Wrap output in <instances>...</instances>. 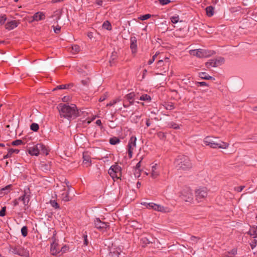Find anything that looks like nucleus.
<instances>
[{
	"instance_id": "1",
	"label": "nucleus",
	"mask_w": 257,
	"mask_h": 257,
	"mask_svg": "<svg viewBox=\"0 0 257 257\" xmlns=\"http://www.w3.org/2000/svg\"><path fill=\"white\" fill-rule=\"evenodd\" d=\"M60 115L68 119L74 118L78 116V111L75 104L60 103L57 107Z\"/></svg>"
},
{
	"instance_id": "2",
	"label": "nucleus",
	"mask_w": 257,
	"mask_h": 257,
	"mask_svg": "<svg viewBox=\"0 0 257 257\" xmlns=\"http://www.w3.org/2000/svg\"><path fill=\"white\" fill-rule=\"evenodd\" d=\"M177 170H187L192 167V163L189 158L186 156H179L175 160L174 162Z\"/></svg>"
},
{
	"instance_id": "3",
	"label": "nucleus",
	"mask_w": 257,
	"mask_h": 257,
	"mask_svg": "<svg viewBox=\"0 0 257 257\" xmlns=\"http://www.w3.org/2000/svg\"><path fill=\"white\" fill-rule=\"evenodd\" d=\"M204 143L213 149H227L229 144L220 140H217L216 139H213L212 137L207 136L203 140Z\"/></svg>"
},
{
	"instance_id": "4",
	"label": "nucleus",
	"mask_w": 257,
	"mask_h": 257,
	"mask_svg": "<svg viewBox=\"0 0 257 257\" xmlns=\"http://www.w3.org/2000/svg\"><path fill=\"white\" fill-rule=\"evenodd\" d=\"M29 153L32 156H38L40 154L47 155L48 151L44 145L38 144L35 146L29 147L28 150Z\"/></svg>"
},
{
	"instance_id": "5",
	"label": "nucleus",
	"mask_w": 257,
	"mask_h": 257,
	"mask_svg": "<svg viewBox=\"0 0 257 257\" xmlns=\"http://www.w3.org/2000/svg\"><path fill=\"white\" fill-rule=\"evenodd\" d=\"M190 54L198 58L208 57L213 54V52L208 50L198 49L190 51Z\"/></svg>"
},
{
	"instance_id": "6",
	"label": "nucleus",
	"mask_w": 257,
	"mask_h": 257,
	"mask_svg": "<svg viewBox=\"0 0 257 257\" xmlns=\"http://www.w3.org/2000/svg\"><path fill=\"white\" fill-rule=\"evenodd\" d=\"M108 173L113 179H119L121 176V168L118 165L115 164L111 166Z\"/></svg>"
},
{
	"instance_id": "7",
	"label": "nucleus",
	"mask_w": 257,
	"mask_h": 257,
	"mask_svg": "<svg viewBox=\"0 0 257 257\" xmlns=\"http://www.w3.org/2000/svg\"><path fill=\"white\" fill-rule=\"evenodd\" d=\"M208 194V190L206 187L199 188L195 191V197L196 200L201 201L204 199Z\"/></svg>"
},
{
	"instance_id": "8",
	"label": "nucleus",
	"mask_w": 257,
	"mask_h": 257,
	"mask_svg": "<svg viewBox=\"0 0 257 257\" xmlns=\"http://www.w3.org/2000/svg\"><path fill=\"white\" fill-rule=\"evenodd\" d=\"M29 191V189L27 190H25L24 194L22 196L20 197L19 198L15 199L13 201L14 206H16L19 205L20 201L23 202V203L25 206L28 204L30 199L29 195L28 194Z\"/></svg>"
},
{
	"instance_id": "9",
	"label": "nucleus",
	"mask_w": 257,
	"mask_h": 257,
	"mask_svg": "<svg viewBox=\"0 0 257 257\" xmlns=\"http://www.w3.org/2000/svg\"><path fill=\"white\" fill-rule=\"evenodd\" d=\"M137 138L135 136H132L128 141L127 147L128 155L130 158L133 156V152L136 147Z\"/></svg>"
},
{
	"instance_id": "10",
	"label": "nucleus",
	"mask_w": 257,
	"mask_h": 257,
	"mask_svg": "<svg viewBox=\"0 0 257 257\" xmlns=\"http://www.w3.org/2000/svg\"><path fill=\"white\" fill-rule=\"evenodd\" d=\"M182 198L186 202H191L193 200V193L189 188H186L182 192Z\"/></svg>"
},
{
	"instance_id": "11",
	"label": "nucleus",
	"mask_w": 257,
	"mask_h": 257,
	"mask_svg": "<svg viewBox=\"0 0 257 257\" xmlns=\"http://www.w3.org/2000/svg\"><path fill=\"white\" fill-rule=\"evenodd\" d=\"M94 225L96 228L100 231H104L109 226L108 223L102 222L98 218L94 220Z\"/></svg>"
},
{
	"instance_id": "12",
	"label": "nucleus",
	"mask_w": 257,
	"mask_h": 257,
	"mask_svg": "<svg viewBox=\"0 0 257 257\" xmlns=\"http://www.w3.org/2000/svg\"><path fill=\"white\" fill-rule=\"evenodd\" d=\"M12 251L13 253L19 255L23 256L26 255L28 252L24 249V247L17 245L12 248Z\"/></svg>"
},
{
	"instance_id": "13",
	"label": "nucleus",
	"mask_w": 257,
	"mask_h": 257,
	"mask_svg": "<svg viewBox=\"0 0 257 257\" xmlns=\"http://www.w3.org/2000/svg\"><path fill=\"white\" fill-rule=\"evenodd\" d=\"M153 210L162 213H168L171 212V209L167 206L155 203Z\"/></svg>"
},
{
	"instance_id": "14",
	"label": "nucleus",
	"mask_w": 257,
	"mask_h": 257,
	"mask_svg": "<svg viewBox=\"0 0 257 257\" xmlns=\"http://www.w3.org/2000/svg\"><path fill=\"white\" fill-rule=\"evenodd\" d=\"M50 251L53 255H57L60 252V248L58 246V243L56 242V239H54V241L51 244Z\"/></svg>"
},
{
	"instance_id": "15",
	"label": "nucleus",
	"mask_w": 257,
	"mask_h": 257,
	"mask_svg": "<svg viewBox=\"0 0 257 257\" xmlns=\"http://www.w3.org/2000/svg\"><path fill=\"white\" fill-rule=\"evenodd\" d=\"M131 46L130 48L132 50V53L135 54L137 50V40L135 37H131L130 39Z\"/></svg>"
},
{
	"instance_id": "16",
	"label": "nucleus",
	"mask_w": 257,
	"mask_h": 257,
	"mask_svg": "<svg viewBox=\"0 0 257 257\" xmlns=\"http://www.w3.org/2000/svg\"><path fill=\"white\" fill-rule=\"evenodd\" d=\"M19 23L15 21H11L6 23L5 28L8 30H11L16 28L18 26Z\"/></svg>"
},
{
	"instance_id": "17",
	"label": "nucleus",
	"mask_w": 257,
	"mask_h": 257,
	"mask_svg": "<svg viewBox=\"0 0 257 257\" xmlns=\"http://www.w3.org/2000/svg\"><path fill=\"white\" fill-rule=\"evenodd\" d=\"M45 16L43 12H37L33 17V21H39L45 19Z\"/></svg>"
},
{
	"instance_id": "18",
	"label": "nucleus",
	"mask_w": 257,
	"mask_h": 257,
	"mask_svg": "<svg viewBox=\"0 0 257 257\" xmlns=\"http://www.w3.org/2000/svg\"><path fill=\"white\" fill-rule=\"evenodd\" d=\"M62 193L60 194L61 198L62 200L65 201H68L70 200V197L68 195V190L66 191V189L64 188L62 191Z\"/></svg>"
},
{
	"instance_id": "19",
	"label": "nucleus",
	"mask_w": 257,
	"mask_h": 257,
	"mask_svg": "<svg viewBox=\"0 0 257 257\" xmlns=\"http://www.w3.org/2000/svg\"><path fill=\"white\" fill-rule=\"evenodd\" d=\"M159 175V172L157 170V164H155L152 166L151 177L153 178H156Z\"/></svg>"
},
{
	"instance_id": "20",
	"label": "nucleus",
	"mask_w": 257,
	"mask_h": 257,
	"mask_svg": "<svg viewBox=\"0 0 257 257\" xmlns=\"http://www.w3.org/2000/svg\"><path fill=\"white\" fill-rule=\"evenodd\" d=\"M213 64L214 67H216L219 66L224 63V58L222 57H218L216 59H213Z\"/></svg>"
},
{
	"instance_id": "21",
	"label": "nucleus",
	"mask_w": 257,
	"mask_h": 257,
	"mask_svg": "<svg viewBox=\"0 0 257 257\" xmlns=\"http://www.w3.org/2000/svg\"><path fill=\"white\" fill-rule=\"evenodd\" d=\"M20 151L18 149H10L8 150V154L6 155H5L3 157L4 159L10 158L12 157V155L13 153L15 154H18L19 153Z\"/></svg>"
},
{
	"instance_id": "22",
	"label": "nucleus",
	"mask_w": 257,
	"mask_h": 257,
	"mask_svg": "<svg viewBox=\"0 0 257 257\" xmlns=\"http://www.w3.org/2000/svg\"><path fill=\"white\" fill-rule=\"evenodd\" d=\"M199 77L205 80H215L214 78H213L212 76H210L207 74L206 72H200L199 73Z\"/></svg>"
},
{
	"instance_id": "23",
	"label": "nucleus",
	"mask_w": 257,
	"mask_h": 257,
	"mask_svg": "<svg viewBox=\"0 0 257 257\" xmlns=\"http://www.w3.org/2000/svg\"><path fill=\"white\" fill-rule=\"evenodd\" d=\"M80 50V48L79 46L77 45H74L72 46V47L69 48V51H70L73 54H76L79 52Z\"/></svg>"
},
{
	"instance_id": "24",
	"label": "nucleus",
	"mask_w": 257,
	"mask_h": 257,
	"mask_svg": "<svg viewBox=\"0 0 257 257\" xmlns=\"http://www.w3.org/2000/svg\"><path fill=\"white\" fill-rule=\"evenodd\" d=\"M237 253V250L235 248L232 249L230 251L226 252L224 253V257H234Z\"/></svg>"
},
{
	"instance_id": "25",
	"label": "nucleus",
	"mask_w": 257,
	"mask_h": 257,
	"mask_svg": "<svg viewBox=\"0 0 257 257\" xmlns=\"http://www.w3.org/2000/svg\"><path fill=\"white\" fill-rule=\"evenodd\" d=\"M83 163L86 167H88L91 164L90 158L88 156L83 155Z\"/></svg>"
},
{
	"instance_id": "26",
	"label": "nucleus",
	"mask_w": 257,
	"mask_h": 257,
	"mask_svg": "<svg viewBox=\"0 0 257 257\" xmlns=\"http://www.w3.org/2000/svg\"><path fill=\"white\" fill-rule=\"evenodd\" d=\"M206 13L207 16L210 17L214 14V8L212 6H209L206 8Z\"/></svg>"
},
{
	"instance_id": "27",
	"label": "nucleus",
	"mask_w": 257,
	"mask_h": 257,
	"mask_svg": "<svg viewBox=\"0 0 257 257\" xmlns=\"http://www.w3.org/2000/svg\"><path fill=\"white\" fill-rule=\"evenodd\" d=\"M248 233L251 235L253 236L254 238H255L257 236V228L255 227H252L249 230Z\"/></svg>"
},
{
	"instance_id": "28",
	"label": "nucleus",
	"mask_w": 257,
	"mask_h": 257,
	"mask_svg": "<svg viewBox=\"0 0 257 257\" xmlns=\"http://www.w3.org/2000/svg\"><path fill=\"white\" fill-rule=\"evenodd\" d=\"M11 187V185H8L6 187L1 189L0 190V194L1 195L7 194L10 192Z\"/></svg>"
},
{
	"instance_id": "29",
	"label": "nucleus",
	"mask_w": 257,
	"mask_h": 257,
	"mask_svg": "<svg viewBox=\"0 0 257 257\" xmlns=\"http://www.w3.org/2000/svg\"><path fill=\"white\" fill-rule=\"evenodd\" d=\"M141 204L146 206L148 209H153L155 203H153V202L148 203V202H141Z\"/></svg>"
},
{
	"instance_id": "30",
	"label": "nucleus",
	"mask_w": 257,
	"mask_h": 257,
	"mask_svg": "<svg viewBox=\"0 0 257 257\" xmlns=\"http://www.w3.org/2000/svg\"><path fill=\"white\" fill-rule=\"evenodd\" d=\"M102 27L107 30H111V25L110 23L107 21H106L103 23Z\"/></svg>"
},
{
	"instance_id": "31",
	"label": "nucleus",
	"mask_w": 257,
	"mask_h": 257,
	"mask_svg": "<svg viewBox=\"0 0 257 257\" xmlns=\"http://www.w3.org/2000/svg\"><path fill=\"white\" fill-rule=\"evenodd\" d=\"M72 84H71L60 85L57 86V87H56L54 90H56L57 89H68L69 88L70 86H72Z\"/></svg>"
},
{
	"instance_id": "32",
	"label": "nucleus",
	"mask_w": 257,
	"mask_h": 257,
	"mask_svg": "<svg viewBox=\"0 0 257 257\" xmlns=\"http://www.w3.org/2000/svg\"><path fill=\"white\" fill-rule=\"evenodd\" d=\"M140 100H143V101H150L151 100V98L150 96H149L147 94H143L140 97Z\"/></svg>"
},
{
	"instance_id": "33",
	"label": "nucleus",
	"mask_w": 257,
	"mask_h": 257,
	"mask_svg": "<svg viewBox=\"0 0 257 257\" xmlns=\"http://www.w3.org/2000/svg\"><path fill=\"white\" fill-rule=\"evenodd\" d=\"M121 99L119 97L116 98L115 99L113 100L112 101H110L109 103L106 104V106H113L116 103L120 101Z\"/></svg>"
},
{
	"instance_id": "34",
	"label": "nucleus",
	"mask_w": 257,
	"mask_h": 257,
	"mask_svg": "<svg viewBox=\"0 0 257 257\" xmlns=\"http://www.w3.org/2000/svg\"><path fill=\"white\" fill-rule=\"evenodd\" d=\"M120 142V140L117 138H110L109 143L111 145H116Z\"/></svg>"
},
{
	"instance_id": "35",
	"label": "nucleus",
	"mask_w": 257,
	"mask_h": 257,
	"mask_svg": "<svg viewBox=\"0 0 257 257\" xmlns=\"http://www.w3.org/2000/svg\"><path fill=\"white\" fill-rule=\"evenodd\" d=\"M135 97V93L131 92V93L127 94V95H126L125 98L127 101H128V100H134Z\"/></svg>"
},
{
	"instance_id": "36",
	"label": "nucleus",
	"mask_w": 257,
	"mask_h": 257,
	"mask_svg": "<svg viewBox=\"0 0 257 257\" xmlns=\"http://www.w3.org/2000/svg\"><path fill=\"white\" fill-rule=\"evenodd\" d=\"M171 21L173 24H176L179 21V17L178 15H175L170 18Z\"/></svg>"
},
{
	"instance_id": "37",
	"label": "nucleus",
	"mask_w": 257,
	"mask_h": 257,
	"mask_svg": "<svg viewBox=\"0 0 257 257\" xmlns=\"http://www.w3.org/2000/svg\"><path fill=\"white\" fill-rule=\"evenodd\" d=\"M213 60H209L208 62L205 63V66L208 68L210 69L211 67H214Z\"/></svg>"
},
{
	"instance_id": "38",
	"label": "nucleus",
	"mask_w": 257,
	"mask_h": 257,
	"mask_svg": "<svg viewBox=\"0 0 257 257\" xmlns=\"http://www.w3.org/2000/svg\"><path fill=\"white\" fill-rule=\"evenodd\" d=\"M141 242L142 243L143 246H145L148 244H149L151 241L149 240L147 237H143L141 239Z\"/></svg>"
},
{
	"instance_id": "39",
	"label": "nucleus",
	"mask_w": 257,
	"mask_h": 257,
	"mask_svg": "<svg viewBox=\"0 0 257 257\" xmlns=\"http://www.w3.org/2000/svg\"><path fill=\"white\" fill-rule=\"evenodd\" d=\"M30 128L34 132H37L39 130V126L37 123H33L30 126Z\"/></svg>"
},
{
	"instance_id": "40",
	"label": "nucleus",
	"mask_w": 257,
	"mask_h": 257,
	"mask_svg": "<svg viewBox=\"0 0 257 257\" xmlns=\"http://www.w3.org/2000/svg\"><path fill=\"white\" fill-rule=\"evenodd\" d=\"M21 233L24 237H26L28 235V228L26 226H24L21 228Z\"/></svg>"
},
{
	"instance_id": "41",
	"label": "nucleus",
	"mask_w": 257,
	"mask_h": 257,
	"mask_svg": "<svg viewBox=\"0 0 257 257\" xmlns=\"http://www.w3.org/2000/svg\"><path fill=\"white\" fill-rule=\"evenodd\" d=\"M41 169L43 171H48L50 169V165L47 164L42 163L41 165Z\"/></svg>"
},
{
	"instance_id": "42",
	"label": "nucleus",
	"mask_w": 257,
	"mask_h": 257,
	"mask_svg": "<svg viewBox=\"0 0 257 257\" xmlns=\"http://www.w3.org/2000/svg\"><path fill=\"white\" fill-rule=\"evenodd\" d=\"M169 125L170 127L173 128L175 130L180 128V126L178 124H177L175 122H170L169 123Z\"/></svg>"
},
{
	"instance_id": "43",
	"label": "nucleus",
	"mask_w": 257,
	"mask_h": 257,
	"mask_svg": "<svg viewBox=\"0 0 257 257\" xmlns=\"http://www.w3.org/2000/svg\"><path fill=\"white\" fill-rule=\"evenodd\" d=\"M7 17L6 15H1L0 16V24L4 25L7 21Z\"/></svg>"
},
{
	"instance_id": "44",
	"label": "nucleus",
	"mask_w": 257,
	"mask_h": 257,
	"mask_svg": "<svg viewBox=\"0 0 257 257\" xmlns=\"http://www.w3.org/2000/svg\"><path fill=\"white\" fill-rule=\"evenodd\" d=\"M165 107L167 110H172L174 108V106L172 103H169L166 104Z\"/></svg>"
},
{
	"instance_id": "45",
	"label": "nucleus",
	"mask_w": 257,
	"mask_h": 257,
	"mask_svg": "<svg viewBox=\"0 0 257 257\" xmlns=\"http://www.w3.org/2000/svg\"><path fill=\"white\" fill-rule=\"evenodd\" d=\"M23 142L21 140H17L12 142V145L13 146H19L23 144Z\"/></svg>"
},
{
	"instance_id": "46",
	"label": "nucleus",
	"mask_w": 257,
	"mask_h": 257,
	"mask_svg": "<svg viewBox=\"0 0 257 257\" xmlns=\"http://www.w3.org/2000/svg\"><path fill=\"white\" fill-rule=\"evenodd\" d=\"M151 15L150 14H146V15H143V16H141L140 17V19L143 21L144 20H146L149 18H150L151 17Z\"/></svg>"
},
{
	"instance_id": "47",
	"label": "nucleus",
	"mask_w": 257,
	"mask_h": 257,
	"mask_svg": "<svg viewBox=\"0 0 257 257\" xmlns=\"http://www.w3.org/2000/svg\"><path fill=\"white\" fill-rule=\"evenodd\" d=\"M50 203H51V205L55 208H59V206L58 204L55 200L51 201Z\"/></svg>"
},
{
	"instance_id": "48",
	"label": "nucleus",
	"mask_w": 257,
	"mask_h": 257,
	"mask_svg": "<svg viewBox=\"0 0 257 257\" xmlns=\"http://www.w3.org/2000/svg\"><path fill=\"white\" fill-rule=\"evenodd\" d=\"M160 4L162 5H166L169 4L171 2L170 0H158Z\"/></svg>"
},
{
	"instance_id": "49",
	"label": "nucleus",
	"mask_w": 257,
	"mask_h": 257,
	"mask_svg": "<svg viewBox=\"0 0 257 257\" xmlns=\"http://www.w3.org/2000/svg\"><path fill=\"white\" fill-rule=\"evenodd\" d=\"M54 31L55 33H59L60 32L61 27L59 26L54 27L53 26Z\"/></svg>"
},
{
	"instance_id": "50",
	"label": "nucleus",
	"mask_w": 257,
	"mask_h": 257,
	"mask_svg": "<svg viewBox=\"0 0 257 257\" xmlns=\"http://www.w3.org/2000/svg\"><path fill=\"white\" fill-rule=\"evenodd\" d=\"M6 207H4L0 211V216H4L6 214Z\"/></svg>"
},
{
	"instance_id": "51",
	"label": "nucleus",
	"mask_w": 257,
	"mask_h": 257,
	"mask_svg": "<svg viewBox=\"0 0 257 257\" xmlns=\"http://www.w3.org/2000/svg\"><path fill=\"white\" fill-rule=\"evenodd\" d=\"M250 246L251 247V248L253 249L257 244V240L254 239L253 240L251 241L250 242Z\"/></svg>"
},
{
	"instance_id": "52",
	"label": "nucleus",
	"mask_w": 257,
	"mask_h": 257,
	"mask_svg": "<svg viewBox=\"0 0 257 257\" xmlns=\"http://www.w3.org/2000/svg\"><path fill=\"white\" fill-rule=\"evenodd\" d=\"M244 188V186H240L235 187L234 190L238 192H240Z\"/></svg>"
},
{
	"instance_id": "53",
	"label": "nucleus",
	"mask_w": 257,
	"mask_h": 257,
	"mask_svg": "<svg viewBox=\"0 0 257 257\" xmlns=\"http://www.w3.org/2000/svg\"><path fill=\"white\" fill-rule=\"evenodd\" d=\"M156 57H157V54H155V55H154L153 56L152 58L148 61V64L151 65V64H152L154 62Z\"/></svg>"
},
{
	"instance_id": "54",
	"label": "nucleus",
	"mask_w": 257,
	"mask_h": 257,
	"mask_svg": "<svg viewBox=\"0 0 257 257\" xmlns=\"http://www.w3.org/2000/svg\"><path fill=\"white\" fill-rule=\"evenodd\" d=\"M68 250V247L67 246H64L61 248V250H60V252L61 251L62 252H65Z\"/></svg>"
},
{
	"instance_id": "55",
	"label": "nucleus",
	"mask_w": 257,
	"mask_h": 257,
	"mask_svg": "<svg viewBox=\"0 0 257 257\" xmlns=\"http://www.w3.org/2000/svg\"><path fill=\"white\" fill-rule=\"evenodd\" d=\"M95 3L97 5L101 6L102 5V4H103V1L102 0H96L95 1Z\"/></svg>"
},
{
	"instance_id": "56",
	"label": "nucleus",
	"mask_w": 257,
	"mask_h": 257,
	"mask_svg": "<svg viewBox=\"0 0 257 257\" xmlns=\"http://www.w3.org/2000/svg\"><path fill=\"white\" fill-rule=\"evenodd\" d=\"M84 244L85 245H87V244L88 243V241L87 238V235H84Z\"/></svg>"
},
{
	"instance_id": "57",
	"label": "nucleus",
	"mask_w": 257,
	"mask_h": 257,
	"mask_svg": "<svg viewBox=\"0 0 257 257\" xmlns=\"http://www.w3.org/2000/svg\"><path fill=\"white\" fill-rule=\"evenodd\" d=\"M88 81H89V79H87L86 80H83L81 81V83L84 85H87L88 83Z\"/></svg>"
},
{
	"instance_id": "58",
	"label": "nucleus",
	"mask_w": 257,
	"mask_h": 257,
	"mask_svg": "<svg viewBox=\"0 0 257 257\" xmlns=\"http://www.w3.org/2000/svg\"><path fill=\"white\" fill-rule=\"evenodd\" d=\"M106 95H105L104 96H101L99 98V101H100V102L103 101H104L106 99Z\"/></svg>"
},
{
	"instance_id": "59",
	"label": "nucleus",
	"mask_w": 257,
	"mask_h": 257,
	"mask_svg": "<svg viewBox=\"0 0 257 257\" xmlns=\"http://www.w3.org/2000/svg\"><path fill=\"white\" fill-rule=\"evenodd\" d=\"M198 84H199V85L200 86H206L207 85V84L205 82H198Z\"/></svg>"
},
{
	"instance_id": "60",
	"label": "nucleus",
	"mask_w": 257,
	"mask_h": 257,
	"mask_svg": "<svg viewBox=\"0 0 257 257\" xmlns=\"http://www.w3.org/2000/svg\"><path fill=\"white\" fill-rule=\"evenodd\" d=\"M190 239L192 241H197V240L198 239L195 236H191V238H190Z\"/></svg>"
},
{
	"instance_id": "61",
	"label": "nucleus",
	"mask_w": 257,
	"mask_h": 257,
	"mask_svg": "<svg viewBox=\"0 0 257 257\" xmlns=\"http://www.w3.org/2000/svg\"><path fill=\"white\" fill-rule=\"evenodd\" d=\"M141 161H139V163H138V164L136 165V168L137 169H139L140 166H141Z\"/></svg>"
},
{
	"instance_id": "62",
	"label": "nucleus",
	"mask_w": 257,
	"mask_h": 257,
	"mask_svg": "<svg viewBox=\"0 0 257 257\" xmlns=\"http://www.w3.org/2000/svg\"><path fill=\"white\" fill-rule=\"evenodd\" d=\"M96 123L97 124V125H100L101 124V120L100 119H98L96 120Z\"/></svg>"
},
{
	"instance_id": "63",
	"label": "nucleus",
	"mask_w": 257,
	"mask_h": 257,
	"mask_svg": "<svg viewBox=\"0 0 257 257\" xmlns=\"http://www.w3.org/2000/svg\"><path fill=\"white\" fill-rule=\"evenodd\" d=\"M129 105H130L129 103L127 104L126 102H124L123 103V106L124 107H125V108L127 107H128Z\"/></svg>"
},
{
	"instance_id": "64",
	"label": "nucleus",
	"mask_w": 257,
	"mask_h": 257,
	"mask_svg": "<svg viewBox=\"0 0 257 257\" xmlns=\"http://www.w3.org/2000/svg\"><path fill=\"white\" fill-rule=\"evenodd\" d=\"M253 141H255V142H257V136L255 135L253 137V138L252 139H251Z\"/></svg>"
}]
</instances>
